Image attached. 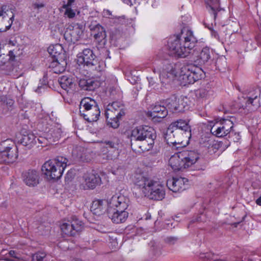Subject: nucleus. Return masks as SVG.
Returning a JSON list of instances; mask_svg holds the SVG:
<instances>
[{"label": "nucleus", "mask_w": 261, "mask_h": 261, "mask_svg": "<svg viewBox=\"0 0 261 261\" xmlns=\"http://www.w3.org/2000/svg\"><path fill=\"white\" fill-rule=\"evenodd\" d=\"M16 258H15V259H10V258H6V259H5V260H7V261H16Z\"/></svg>", "instance_id": "nucleus-59"}, {"label": "nucleus", "mask_w": 261, "mask_h": 261, "mask_svg": "<svg viewBox=\"0 0 261 261\" xmlns=\"http://www.w3.org/2000/svg\"><path fill=\"white\" fill-rule=\"evenodd\" d=\"M41 88H42V86H38V88L36 89V91L37 92H38V93H39V92H40L39 90H40V89Z\"/></svg>", "instance_id": "nucleus-62"}, {"label": "nucleus", "mask_w": 261, "mask_h": 261, "mask_svg": "<svg viewBox=\"0 0 261 261\" xmlns=\"http://www.w3.org/2000/svg\"><path fill=\"white\" fill-rule=\"evenodd\" d=\"M199 144L202 148H205L210 155H219L218 150L222 147L223 143L215 141L208 135H203L199 139Z\"/></svg>", "instance_id": "nucleus-11"}, {"label": "nucleus", "mask_w": 261, "mask_h": 261, "mask_svg": "<svg viewBox=\"0 0 261 261\" xmlns=\"http://www.w3.org/2000/svg\"><path fill=\"white\" fill-rule=\"evenodd\" d=\"M9 254L10 256L14 257L16 259H19L20 258L17 256V253L14 250H10L9 252Z\"/></svg>", "instance_id": "nucleus-55"}, {"label": "nucleus", "mask_w": 261, "mask_h": 261, "mask_svg": "<svg viewBox=\"0 0 261 261\" xmlns=\"http://www.w3.org/2000/svg\"><path fill=\"white\" fill-rule=\"evenodd\" d=\"M83 228V222L76 217H73L71 221L63 223L61 226L63 233L67 236H74Z\"/></svg>", "instance_id": "nucleus-13"}, {"label": "nucleus", "mask_w": 261, "mask_h": 261, "mask_svg": "<svg viewBox=\"0 0 261 261\" xmlns=\"http://www.w3.org/2000/svg\"><path fill=\"white\" fill-rule=\"evenodd\" d=\"M259 99L257 98V95H252L247 97V100L246 101L245 106H242L243 109H246L248 105H251L254 106V102H258Z\"/></svg>", "instance_id": "nucleus-39"}, {"label": "nucleus", "mask_w": 261, "mask_h": 261, "mask_svg": "<svg viewBox=\"0 0 261 261\" xmlns=\"http://www.w3.org/2000/svg\"><path fill=\"white\" fill-rule=\"evenodd\" d=\"M185 181H188V179L186 178L173 177L172 179L167 180V186L173 192H180L186 189L185 187Z\"/></svg>", "instance_id": "nucleus-20"}, {"label": "nucleus", "mask_w": 261, "mask_h": 261, "mask_svg": "<svg viewBox=\"0 0 261 261\" xmlns=\"http://www.w3.org/2000/svg\"><path fill=\"white\" fill-rule=\"evenodd\" d=\"M15 58V55L13 50H10L8 54H1L0 55V66H4L5 65H11L10 62L13 61Z\"/></svg>", "instance_id": "nucleus-34"}, {"label": "nucleus", "mask_w": 261, "mask_h": 261, "mask_svg": "<svg viewBox=\"0 0 261 261\" xmlns=\"http://www.w3.org/2000/svg\"><path fill=\"white\" fill-rule=\"evenodd\" d=\"M213 256V255L211 253H206L202 254V255L201 256V258H204L205 259L208 260L212 259V256Z\"/></svg>", "instance_id": "nucleus-54"}, {"label": "nucleus", "mask_w": 261, "mask_h": 261, "mask_svg": "<svg viewBox=\"0 0 261 261\" xmlns=\"http://www.w3.org/2000/svg\"><path fill=\"white\" fill-rule=\"evenodd\" d=\"M58 81L62 88L67 91V92L70 90H72L75 86L73 79L67 76H62Z\"/></svg>", "instance_id": "nucleus-31"}, {"label": "nucleus", "mask_w": 261, "mask_h": 261, "mask_svg": "<svg viewBox=\"0 0 261 261\" xmlns=\"http://www.w3.org/2000/svg\"><path fill=\"white\" fill-rule=\"evenodd\" d=\"M79 85L82 89L92 91L98 87V83L92 79H80L79 81Z\"/></svg>", "instance_id": "nucleus-29"}, {"label": "nucleus", "mask_w": 261, "mask_h": 261, "mask_svg": "<svg viewBox=\"0 0 261 261\" xmlns=\"http://www.w3.org/2000/svg\"><path fill=\"white\" fill-rule=\"evenodd\" d=\"M123 106L118 101L109 105L105 111L107 125L113 128H117L120 125L119 121L125 115Z\"/></svg>", "instance_id": "nucleus-8"}, {"label": "nucleus", "mask_w": 261, "mask_h": 261, "mask_svg": "<svg viewBox=\"0 0 261 261\" xmlns=\"http://www.w3.org/2000/svg\"><path fill=\"white\" fill-rule=\"evenodd\" d=\"M68 161L63 156H58L55 160L46 161L42 166V172L48 179L58 180L62 176Z\"/></svg>", "instance_id": "nucleus-7"}, {"label": "nucleus", "mask_w": 261, "mask_h": 261, "mask_svg": "<svg viewBox=\"0 0 261 261\" xmlns=\"http://www.w3.org/2000/svg\"><path fill=\"white\" fill-rule=\"evenodd\" d=\"M256 42H257V44H258V46H260L261 45V41L260 40V37L259 35L257 36L256 37Z\"/></svg>", "instance_id": "nucleus-58"}, {"label": "nucleus", "mask_w": 261, "mask_h": 261, "mask_svg": "<svg viewBox=\"0 0 261 261\" xmlns=\"http://www.w3.org/2000/svg\"><path fill=\"white\" fill-rule=\"evenodd\" d=\"M109 201L103 200H95L93 201L91 206V211L93 214L100 216L106 211V204L108 205Z\"/></svg>", "instance_id": "nucleus-25"}, {"label": "nucleus", "mask_w": 261, "mask_h": 261, "mask_svg": "<svg viewBox=\"0 0 261 261\" xmlns=\"http://www.w3.org/2000/svg\"><path fill=\"white\" fill-rule=\"evenodd\" d=\"M253 195L254 197H257L256 200V203L257 205L261 206V193H260L259 190L254 191L253 192Z\"/></svg>", "instance_id": "nucleus-48"}, {"label": "nucleus", "mask_w": 261, "mask_h": 261, "mask_svg": "<svg viewBox=\"0 0 261 261\" xmlns=\"http://www.w3.org/2000/svg\"><path fill=\"white\" fill-rule=\"evenodd\" d=\"M44 6V5L43 4H38V3H35L33 4V7L35 9H39L43 8Z\"/></svg>", "instance_id": "nucleus-57"}, {"label": "nucleus", "mask_w": 261, "mask_h": 261, "mask_svg": "<svg viewBox=\"0 0 261 261\" xmlns=\"http://www.w3.org/2000/svg\"><path fill=\"white\" fill-rule=\"evenodd\" d=\"M213 261H228V260H226V259H215V260H213Z\"/></svg>", "instance_id": "nucleus-60"}, {"label": "nucleus", "mask_w": 261, "mask_h": 261, "mask_svg": "<svg viewBox=\"0 0 261 261\" xmlns=\"http://www.w3.org/2000/svg\"><path fill=\"white\" fill-rule=\"evenodd\" d=\"M182 135L180 131L174 130L169 126L164 135V138L168 145H173L176 148H179L181 145L185 146L182 144Z\"/></svg>", "instance_id": "nucleus-14"}, {"label": "nucleus", "mask_w": 261, "mask_h": 261, "mask_svg": "<svg viewBox=\"0 0 261 261\" xmlns=\"http://www.w3.org/2000/svg\"><path fill=\"white\" fill-rule=\"evenodd\" d=\"M24 182L28 186L35 187L39 184V173L34 169H29L22 174Z\"/></svg>", "instance_id": "nucleus-19"}, {"label": "nucleus", "mask_w": 261, "mask_h": 261, "mask_svg": "<svg viewBox=\"0 0 261 261\" xmlns=\"http://www.w3.org/2000/svg\"><path fill=\"white\" fill-rule=\"evenodd\" d=\"M233 127V123L230 120H224L219 125L215 124L211 128V133L217 137H223L228 135Z\"/></svg>", "instance_id": "nucleus-16"}, {"label": "nucleus", "mask_w": 261, "mask_h": 261, "mask_svg": "<svg viewBox=\"0 0 261 261\" xmlns=\"http://www.w3.org/2000/svg\"><path fill=\"white\" fill-rule=\"evenodd\" d=\"M89 28L93 35L94 38L98 42L100 47L105 46L107 43V34L105 28L99 23L92 22Z\"/></svg>", "instance_id": "nucleus-15"}, {"label": "nucleus", "mask_w": 261, "mask_h": 261, "mask_svg": "<svg viewBox=\"0 0 261 261\" xmlns=\"http://www.w3.org/2000/svg\"><path fill=\"white\" fill-rule=\"evenodd\" d=\"M83 35L82 27L79 24L72 27V29H67L64 35V37L68 42L75 43L79 41Z\"/></svg>", "instance_id": "nucleus-18"}, {"label": "nucleus", "mask_w": 261, "mask_h": 261, "mask_svg": "<svg viewBox=\"0 0 261 261\" xmlns=\"http://www.w3.org/2000/svg\"><path fill=\"white\" fill-rule=\"evenodd\" d=\"M176 65L173 62L169 61L164 62L162 70L160 73V79L162 83H169L178 75L179 71L176 70Z\"/></svg>", "instance_id": "nucleus-12"}, {"label": "nucleus", "mask_w": 261, "mask_h": 261, "mask_svg": "<svg viewBox=\"0 0 261 261\" xmlns=\"http://www.w3.org/2000/svg\"><path fill=\"white\" fill-rule=\"evenodd\" d=\"M46 254L43 252H37L32 256V261H43Z\"/></svg>", "instance_id": "nucleus-41"}, {"label": "nucleus", "mask_w": 261, "mask_h": 261, "mask_svg": "<svg viewBox=\"0 0 261 261\" xmlns=\"http://www.w3.org/2000/svg\"><path fill=\"white\" fill-rule=\"evenodd\" d=\"M211 58L210 48L205 47L202 48L199 55V62L201 64L207 63Z\"/></svg>", "instance_id": "nucleus-37"}, {"label": "nucleus", "mask_w": 261, "mask_h": 261, "mask_svg": "<svg viewBox=\"0 0 261 261\" xmlns=\"http://www.w3.org/2000/svg\"><path fill=\"white\" fill-rule=\"evenodd\" d=\"M18 147L10 139L0 143V163L11 164L14 163L18 157Z\"/></svg>", "instance_id": "nucleus-10"}, {"label": "nucleus", "mask_w": 261, "mask_h": 261, "mask_svg": "<svg viewBox=\"0 0 261 261\" xmlns=\"http://www.w3.org/2000/svg\"><path fill=\"white\" fill-rule=\"evenodd\" d=\"M215 66L216 69L222 72H225L227 68L226 59L223 58L217 59L215 62Z\"/></svg>", "instance_id": "nucleus-38"}, {"label": "nucleus", "mask_w": 261, "mask_h": 261, "mask_svg": "<svg viewBox=\"0 0 261 261\" xmlns=\"http://www.w3.org/2000/svg\"><path fill=\"white\" fill-rule=\"evenodd\" d=\"M106 147L108 150V151H116L117 154H118L119 143L118 140H106L103 142Z\"/></svg>", "instance_id": "nucleus-36"}, {"label": "nucleus", "mask_w": 261, "mask_h": 261, "mask_svg": "<svg viewBox=\"0 0 261 261\" xmlns=\"http://www.w3.org/2000/svg\"><path fill=\"white\" fill-rule=\"evenodd\" d=\"M156 138L155 130L148 125H140L134 128L131 132L130 141H139L142 143L139 148L143 152L152 149Z\"/></svg>", "instance_id": "nucleus-5"}, {"label": "nucleus", "mask_w": 261, "mask_h": 261, "mask_svg": "<svg viewBox=\"0 0 261 261\" xmlns=\"http://www.w3.org/2000/svg\"><path fill=\"white\" fill-rule=\"evenodd\" d=\"M188 68L187 65H184L180 68L178 75L180 81L182 82V84L186 85L187 84H192L197 81L195 77L192 75L190 70L185 71L184 68Z\"/></svg>", "instance_id": "nucleus-24"}, {"label": "nucleus", "mask_w": 261, "mask_h": 261, "mask_svg": "<svg viewBox=\"0 0 261 261\" xmlns=\"http://www.w3.org/2000/svg\"><path fill=\"white\" fill-rule=\"evenodd\" d=\"M123 1L127 4L131 2L130 0H123Z\"/></svg>", "instance_id": "nucleus-61"}, {"label": "nucleus", "mask_w": 261, "mask_h": 261, "mask_svg": "<svg viewBox=\"0 0 261 261\" xmlns=\"http://www.w3.org/2000/svg\"><path fill=\"white\" fill-rule=\"evenodd\" d=\"M197 42V39L193 31L184 28L179 33L169 39V54L176 57L185 58L191 53Z\"/></svg>", "instance_id": "nucleus-1"}, {"label": "nucleus", "mask_w": 261, "mask_h": 261, "mask_svg": "<svg viewBox=\"0 0 261 261\" xmlns=\"http://www.w3.org/2000/svg\"><path fill=\"white\" fill-rule=\"evenodd\" d=\"M129 199L123 195H114L110 199L107 208L108 216L116 224L125 222L128 216L125 211L128 206Z\"/></svg>", "instance_id": "nucleus-3"}, {"label": "nucleus", "mask_w": 261, "mask_h": 261, "mask_svg": "<svg viewBox=\"0 0 261 261\" xmlns=\"http://www.w3.org/2000/svg\"><path fill=\"white\" fill-rule=\"evenodd\" d=\"M247 261H261V259L259 255L253 254L248 257Z\"/></svg>", "instance_id": "nucleus-49"}, {"label": "nucleus", "mask_w": 261, "mask_h": 261, "mask_svg": "<svg viewBox=\"0 0 261 261\" xmlns=\"http://www.w3.org/2000/svg\"><path fill=\"white\" fill-rule=\"evenodd\" d=\"M177 241V238L175 237H167L165 239V241L171 244H173Z\"/></svg>", "instance_id": "nucleus-53"}, {"label": "nucleus", "mask_w": 261, "mask_h": 261, "mask_svg": "<svg viewBox=\"0 0 261 261\" xmlns=\"http://www.w3.org/2000/svg\"><path fill=\"white\" fill-rule=\"evenodd\" d=\"M208 91L204 88H200L195 91V95L197 98H206L208 96Z\"/></svg>", "instance_id": "nucleus-40"}, {"label": "nucleus", "mask_w": 261, "mask_h": 261, "mask_svg": "<svg viewBox=\"0 0 261 261\" xmlns=\"http://www.w3.org/2000/svg\"><path fill=\"white\" fill-rule=\"evenodd\" d=\"M49 57L48 61L53 59H66V55L63 46L60 44H56L50 45L47 49Z\"/></svg>", "instance_id": "nucleus-21"}, {"label": "nucleus", "mask_w": 261, "mask_h": 261, "mask_svg": "<svg viewBox=\"0 0 261 261\" xmlns=\"http://www.w3.org/2000/svg\"><path fill=\"white\" fill-rule=\"evenodd\" d=\"M228 137L234 142H238L241 139V136L239 133L235 132L233 128L230 131Z\"/></svg>", "instance_id": "nucleus-43"}, {"label": "nucleus", "mask_w": 261, "mask_h": 261, "mask_svg": "<svg viewBox=\"0 0 261 261\" xmlns=\"http://www.w3.org/2000/svg\"><path fill=\"white\" fill-rule=\"evenodd\" d=\"M9 44H12V45H14V44L13 43V42L12 41H10Z\"/></svg>", "instance_id": "nucleus-63"}, {"label": "nucleus", "mask_w": 261, "mask_h": 261, "mask_svg": "<svg viewBox=\"0 0 261 261\" xmlns=\"http://www.w3.org/2000/svg\"><path fill=\"white\" fill-rule=\"evenodd\" d=\"M75 0H67V4L63 5V8H71V7L75 5Z\"/></svg>", "instance_id": "nucleus-50"}, {"label": "nucleus", "mask_w": 261, "mask_h": 261, "mask_svg": "<svg viewBox=\"0 0 261 261\" xmlns=\"http://www.w3.org/2000/svg\"><path fill=\"white\" fill-rule=\"evenodd\" d=\"M49 62L48 67L50 69V71L57 74H60L63 72L67 66L66 59H53Z\"/></svg>", "instance_id": "nucleus-23"}, {"label": "nucleus", "mask_w": 261, "mask_h": 261, "mask_svg": "<svg viewBox=\"0 0 261 261\" xmlns=\"http://www.w3.org/2000/svg\"><path fill=\"white\" fill-rule=\"evenodd\" d=\"M77 63L84 67L93 76L99 77L103 70L102 62L97 60L92 49L85 48L77 55Z\"/></svg>", "instance_id": "nucleus-6"}, {"label": "nucleus", "mask_w": 261, "mask_h": 261, "mask_svg": "<svg viewBox=\"0 0 261 261\" xmlns=\"http://www.w3.org/2000/svg\"><path fill=\"white\" fill-rule=\"evenodd\" d=\"M103 14L106 17H108L111 19H112V17H114L112 14V12L109 10H104Z\"/></svg>", "instance_id": "nucleus-56"}, {"label": "nucleus", "mask_w": 261, "mask_h": 261, "mask_svg": "<svg viewBox=\"0 0 261 261\" xmlns=\"http://www.w3.org/2000/svg\"><path fill=\"white\" fill-rule=\"evenodd\" d=\"M38 141L41 145H47L49 143V140L47 137V133H45L42 136L36 137V141Z\"/></svg>", "instance_id": "nucleus-44"}, {"label": "nucleus", "mask_w": 261, "mask_h": 261, "mask_svg": "<svg viewBox=\"0 0 261 261\" xmlns=\"http://www.w3.org/2000/svg\"><path fill=\"white\" fill-rule=\"evenodd\" d=\"M19 142L21 145L30 149L36 144V137L34 134L30 133L27 135H23Z\"/></svg>", "instance_id": "nucleus-30"}, {"label": "nucleus", "mask_w": 261, "mask_h": 261, "mask_svg": "<svg viewBox=\"0 0 261 261\" xmlns=\"http://www.w3.org/2000/svg\"><path fill=\"white\" fill-rule=\"evenodd\" d=\"M188 68H184L185 71L190 70L192 75L195 77L197 81L201 79L203 77V71L201 68L192 64H187Z\"/></svg>", "instance_id": "nucleus-35"}, {"label": "nucleus", "mask_w": 261, "mask_h": 261, "mask_svg": "<svg viewBox=\"0 0 261 261\" xmlns=\"http://www.w3.org/2000/svg\"><path fill=\"white\" fill-rule=\"evenodd\" d=\"M80 107L84 110H80V114L88 122L96 121L100 116V111L96 101L90 97H85L80 102Z\"/></svg>", "instance_id": "nucleus-9"}, {"label": "nucleus", "mask_w": 261, "mask_h": 261, "mask_svg": "<svg viewBox=\"0 0 261 261\" xmlns=\"http://www.w3.org/2000/svg\"><path fill=\"white\" fill-rule=\"evenodd\" d=\"M113 23L116 24H122L125 22L124 18L123 17H112Z\"/></svg>", "instance_id": "nucleus-46"}, {"label": "nucleus", "mask_w": 261, "mask_h": 261, "mask_svg": "<svg viewBox=\"0 0 261 261\" xmlns=\"http://www.w3.org/2000/svg\"><path fill=\"white\" fill-rule=\"evenodd\" d=\"M46 133L49 143H52L59 140L61 136L62 131L60 128L54 127L50 128Z\"/></svg>", "instance_id": "nucleus-33"}, {"label": "nucleus", "mask_w": 261, "mask_h": 261, "mask_svg": "<svg viewBox=\"0 0 261 261\" xmlns=\"http://www.w3.org/2000/svg\"><path fill=\"white\" fill-rule=\"evenodd\" d=\"M206 217L205 215H204L203 213H201L198 216H197L195 218H193V219L191 220L190 222V224H192L193 223H194L195 222H206Z\"/></svg>", "instance_id": "nucleus-42"}, {"label": "nucleus", "mask_w": 261, "mask_h": 261, "mask_svg": "<svg viewBox=\"0 0 261 261\" xmlns=\"http://www.w3.org/2000/svg\"><path fill=\"white\" fill-rule=\"evenodd\" d=\"M85 182V189L93 190L100 185L101 180L99 174L95 171L87 172L83 175Z\"/></svg>", "instance_id": "nucleus-17"}, {"label": "nucleus", "mask_w": 261, "mask_h": 261, "mask_svg": "<svg viewBox=\"0 0 261 261\" xmlns=\"http://www.w3.org/2000/svg\"><path fill=\"white\" fill-rule=\"evenodd\" d=\"M169 126H170L171 128H173L174 130L176 129L178 131H180L181 133L182 131L185 133L191 132V126L189 124V122L185 120H177L176 121L172 122L169 125Z\"/></svg>", "instance_id": "nucleus-28"}, {"label": "nucleus", "mask_w": 261, "mask_h": 261, "mask_svg": "<svg viewBox=\"0 0 261 261\" xmlns=\"http://www.w3.org/2000/svg\"><path fill=\"white\" fill-rule=\"evenodd\" d=\"M109 93L112 98L115 99L116 98L117 91L115 88L114 87H110L109 89Z\"/></svg>", "instance_id": "nucleus-51"}, {"label": "nucleus", "mask_w": 261, "mask_h": 261, "mask_svg": "<svg viewBox=\"0 0 261 261\" xmlns=\"http://www.w3.org/2000/svg\"><path fill=\"white\" fill-rule=\"evenodd\" d=\"M206 9L208 12L214 15L215 19L217 15V12L221 9L220 7V0H209L206 3Z\"/></svg>", "instance_id": "nucleus-32"}, {"label": "nucleus", "mask_w": 261, "mask_h": 261, "mask_svg": "<svg viewBox=\"0 0 261 261\" xmlns=\"http://www.w3.org/2000/svg\"><path fill=\"white\" fill-rule=\"evenodd\" d=\"M47 79H48L47 74L44 73L42 79L41 80H40L41 84L43 86H46V85L48 84Z\"/></svg>", "instance_id": "nucleus-52"}, {"label": "nucleus", "mask_w": 261, "mask_h": 261, "mask_svg": "<svg viewBox=\"0 0 261 261\" xmlns=\"http://www.w3.org/2000/svg\"><path fill=\"white\" fill-rule=\"evenodd\" d=\"M179 99L175 95H172L166 100V108L172 113H177L182 111L179 103Z\"/></svg>", "instance_id": "nucleus-26"}, {"label": "nucleus", "mask_w": 261, "mask_h": 261, "mask_svg": "<svg viewBox=\"0 0 261 261\" xmlns=\"http://www.w3.org/2000/svg\"><path fill=\"white\" fill-rule=\"evenodd\" d=\"M5 8L4 6L0 7V21H1L4 25L5 29H0V32H5L9 30L13 23L14 15L10 12V15L5 11Z\"/></svg>", "instance_id": "nucleus-22"}, {"label": "nucleus", "mask_w": 261, "mask_h": 261, "mask_svg": "<svg viewBox=\"0 0 261 261\" xmlns=\"http://www.w3.org/2000/svg\"><path fill=\"white\" fill-rule=\"evenodd\" d=\"M150 116L153 118H164L168 115L166 107L156 104L149 112Z\"/></svg>", "instance_id": "nucleus-27"}, {"label": "nucleus", "mask_w": 261, "mask_h": 261, "mask_svg": "<svg viewBox=\"0 0 261 261\" xmlns=\"http://www.w3.org/2000/svg\"><path fill=\"white\" fill-rule=\"evenodd\" d=\"M134 182L142 195L150 199L162 200L165 198V189L160 181L143 174H136L134 176Z\"/></svg>", "instance_id": "nucleus-2"}, {"label": "nucleus", "mask_w": 261, "mask_h": 261, "mask_svg": "<svg viewBox=\"0 0 261 261\" xmlns=\"http://www.w3.org/2000/svg\"><path fill=\"white\" fill-rule=\"evenodd\" d=\"M239 223H234L233 224L234 225L235 227H237L238 224H239Z\"/></svg>", "instance_id": "nucleus-64"}, {"label": "nucleus", "mask_w": 261, "mask_h": 261, "mask_svg": "<svg viewBox=\"0 0 261 261\" xmlns=\"http://www.w3.org/2000/svg\"><path fill=\"white\" fill-rule=\"evenodd\" d=\"M65 12L64 14L69 18H72L75 16V11L71 8H64Z\"/></svg>", "instance_id": "nucleus-45"}, {"label": "nucleus", "mask_w": 261, "mask_h": 261, "mask_svg": "<svg viewBox=\"0 0 261 261\" xmlns=\"http://www.w3.org/2000/svg\"><path fill=\"white\" fill-rule=\"evenodd\" d=\"M199 159V154L194 150H184L172 155L169 165L174 171L182 170L187 168L195 170V164Z\"/></svg>", "instance_id": "nucleus-4"}, {"label": "nucleus", "mask_w": 261, "mask_h": 261, "mask_svg": "<svg viewBox=\"0 0 261 261\" xmlns=\"http://www.w3.org/2000/svg\"><path fill=\"white\" fill-rule=\"evenodd\" d=\"M74 174L72 171H68L65 177V181L66 182H69L74 178Z\"/></svg>", "instance_id": "nucleus-47"}]
</instances>
